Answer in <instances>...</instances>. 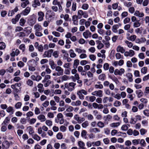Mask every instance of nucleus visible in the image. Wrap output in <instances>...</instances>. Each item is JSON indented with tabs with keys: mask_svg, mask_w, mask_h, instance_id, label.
Returning a JSON list of instances; mask_svg holds the SVG:
<instances>
[{
	"mask_svg": "<svg viewBox=\"0 0 149 149\" xmlns=\"http://www.w3.org/2000/svg\"><path fill=\"white\" fill-rule=\"evenodd\" d=\"M64 85L66 89H67L68 91L71 92L74 89L76 84L73 82L69 83L66 82L64 83Z\"/></svg>",
	"mask_w": 149,
	"mask_h": 149,
	"instance_id": "nucleus-1",
	"label": "nucleus"
},
{
	"mask_svg": "<svg viewBox=\"0 0 149 149\" xmlns=\"http://www.w3.org/2000/svg\"><path fill=\"white\" fill-rule=\"evenodd\" d=\"M36 19L35 18V15L33 14L30 16V18L28 20V22L30 26H33L36 22Z\"/></svg>",
	"mask_w": 149,
	"mask_h": 149,
	"instance_id": "nucleus-2",
	"label": "nucleus"
},
{
	"mask_svg": "<svg viewBox=\"0 0 149 149\" xmlns=\"http://www.w3.org/2000/svg\"><path fill=\"white\" fill-rule=\"evenodd\" d=\"M125 72V70L124 68H121L120 69H116L114 71V74L115 75L121 76Z\"/></svg>",
	"mask_w": 149,
	"mask_h": 149,
	"instance_id": "nucleus-3",
	"label": "nucleus"
},
{
	"mask_svg": "<svg viewBox=\"0 0 149 149\" xmlns=\"http://www.w3.org/2000/svg\"><path fill=\"white\" fill-rule=\"evenodd\" d=\"M92 94L94 96H96L101 97L103 96L102 91L101 90H98L95 91L92 93Z\"/></svg>",
	"mask_w": 149,
	"mask_h": 149,
	"instance_id": "nucleus-4",
	"label": "nucleus"
},
{
	"mask_svg": "<svg viewBox=\"0 0 149 149\" xmlns=\"http://www.w3.org/2000/svg\"><path fill=\"white\" fill-rule=\"evenodd\" d=\"M38 21L40 22L43 20L44 16V13L42 11H39L38 13Z\"/></svg>",
	"mask_w": 149,
	"mask_h": 149,
	"instance_id": "nucleus-5",
	"label": "nucleus"
},
{
	"mask_svg": "<svg viewBox=\"0 0 149 149\" xmlns=\"http://www.w3.org/2000/svg\"><path fill=\"white\" fill-rule=\"evenodd\" d=\"M55 71L60 74L61 75H62L63 74L64 70L60 66H56L55 68Z\"/></svg>",
	"mask_w": 149,
	"mask_h": 149,
	"instance_id": "nucleus-6",
	"label": "nucleus"
},
{
	"mask_svg": "<svg viewBox=\"0 0 149 149\" xmlns=\"http://www.w3.org/2000/svg\"><path fill=\"white\" fill-rule=\"evenodd\" d=\"M3 149H8L10 146L9 143L7 141H4L2 144Z\"/></svg>",
	"mask_w": 149,
	"mask_h": 149,
	"instance_id": "nucleus-7",
	"label": "nucleus"
},
{
	"mask_svg": "<svg viewBox=\"0 0 149 149\" xmlns=\"http://www.w3.org/2000/svg\"><path fill=\"white\" fill-rule=\"evenodd\" d=\"M30 10V8L29 7H27L24 10L22 11L21 13V14L24 16L26 15L29 13Z\"/></svg>",
	"mask_w": 149,
	"mask_h": 149,
	"instance_id": "nucleus-8",
	"label": "nucleus"
},
{
	"mask_svg": "<svg viewBox=\"0 0 149 149\" xmlns=\"http://www.w3.org/2000/svg\"><path fill=\"white\" fill-rule=\"evenodd\" d=\"M53 49H51L45 52L43 54V56L44 57H50L51 56L53 52Z\"/></svg>",
	"mask_w": 149,
	"mask_h": 149,
	"instance_id": "nucleus-9",
	"label": "nucleus"
},
{
	"mask_svg": "<svg viewBox=\"0 0 149 149\" xmlns=\"http://www.w3.org/2000/svg\"><path fill=\"white\" fill-rule=\"evenodd\" d=\"M124 55L126 56L132 57L134 55V52L132 50H130L129 52H126L124 53Z\"/></svg>",
	"mask_w": 149,
	"mask_h": 149,
	"instance_id": "nucleus-10",
	"label": "nucleus"
},
{
	"mask_svg": "<svg viewBox=\"0 0 149 149\" xmlns=\"http://www.w3.org/2000/svg\"><path fill=\"white\" fill-rule=\"evenodd\" d=\"M126 76L130 82H131L133 81V75L130 72L127 73L126 74Z\"/></svg>",
	"mask_w": 149,
	"mask_h": 149,
	"instance_id": "nucleus-11",
	"label": "nucleus"
},
{
	"mask_svg": "<svg viewBox=\"0 0 149 149\" xmlns=\"http://www.w3.org/2000/svg\"><path fill=\"white\" fill-rule=\"evenodd\" d=\"M27 64L28 66H36L37 65V63L35 62V60L34 59L29 61L27 62Z\"/></svg>",
	"mask_w": 149,
	"mask_h": 149,
	"instance_id": "nucleus-12",
	"label": "nucleus"
},
{
	"mask_svg": "<svg viewBox=\"0 0 149 149\" xmlns=\"http://www.w3.org/2000/svg\"><path fill=\"white\" fill-rule=\"evenodd\" d=\"M60 79H61V82H63L64 81H66L70 79L69 76H67L66 75H64L61 77H60Z\"/></svg>",
	"mask_w": 149,
	"mask_h": 149,
	"instance_id": "nucleus-13",
	"label": "nucleus"
},
{
	"mask_svg": "<svg viewBox=\"0 0 149 149\" xmlns=\"http://www.w3.org/2000/svg\"><path fill=\"white\" fill-rule=\"evenodd\" d=\"M134 15L137 17H142L144 16V13L142 12H140L138 10H136L134 13Z\"/></svg>",
	"mask_w": 149,
	"mask_h": 149,
	"instance_id": "nucleus-14",
	"label": "nucleus"
},
{
	"mask_svg": "<svg viewBox=\"0 0 149 149\" xmlns=\"http://www.w3.org/2000/svg\"><path fill=\"white\" fill-rule=\"evenodd\" d=\"M37 118L38 119L40 120L42 122L45 121L46 120L45 117L43 115H40L38 116Z\"/></svg>",
	"mask_w": 149,
	"mask_h": 149,
	"instance_id": "nucleus-15",
	"label": "nucleus"
},
{
	"mask_svg": "<svg viewBox=\"0 0 149 149\" xmlns=\"http://www.w3.org/2000/svg\"><path fill=\"white\" fill-rule=\"evenodd\" d=\"M35 31H40L42 29L41 26L39 24H36L34 26Z\"/></svg>",
	"mask_w": 149,
	"mask_h": 149,
	"instance_id": "nucleus-16",
	"label": "nucleus"
},
{
	"mask_svg": "<svg viewBox=\"0 0 149 149\" xmlns=\"http://www.w3.org/2000/svg\"><path fill=\"white\" fill-rule=\"evenodd\" d=\"M83 94H84V90L79 91L77 92V94L78 95L79 97L81 99L83 100L84 98Z\"/></svg>",
	"mask_w": 149,
	"mask_h": 149,
	"instance_id": "nucleus-17",
	"label": "nucleus"
},
{
	"mask_svg": "<svg viewBox=\"0 0 149 149\" xmlns=\"http://www.w3.org/2000/svg\"><path fill=\"white\" fill-rule=\"evenodd\" d=\"M112 118V116L110 114H107L106 116H104L103 117V118L105 121H110L111 120Z\"/></svg>",
	"mask_w": 149,
	"mask_h": 149,
	"instance_id": "nucleus-18",
	"label": "nucleus"
},
{
	"mask_svg": "<svg viewBox=\"0 0 149 149\" xmlns=\"http://www.w3.org/2000/svg\"><path fill=\"white\" fill-rule=\"evenodd\" d=\"M120 123L119 122L116 123H113L110 124V126L111 127H117L120 125Z\"/></svg>",
	"mask_w": 149,
	"mask_h": 149,
	"instance_id": "nucleus-19",
	"label": "nucleus"
},
{
	"mask_svg": "<svg viewBox=\"0 0 149 149\" xmlns=\"http://www.w3.org/2000/svg\"><path fill=\"white\" fill-rule=\"evenodd\" d=\"M40 5V3L38 0H34L33 3L32 4L33 6L35 8Z\"/></svg>",
	"mask_w": 149,
	"mask_h": 149,
	"instance_id": "nucleus-20",
	"label": "nucleus"
},
{
	"mask_svg": "<svg viewBox=\"0 0 149 149\" xmlns=\"http://www.w3.org/2000/svg\"><path fill=\"white\" fill-rule=\"evenodd\" d=\"M27 130L29 134H33L34 133V132L32 127L31 126H29L27 127Z\"/></svg>",
	"mask_w": 149,
	"mask_h": 149,
	"instance_id": "nucleus-21",
	"label": "nucleus"
},
{
	"mask_svg": "<svg viewBox=\"0 0 149 149\" xmlns=\"http://www.w3.org/2000/svg\"><path fill=\"white\" fill-rule=\"evenodd\" d=\"M91 33L89 30H87L84 32V38H87L89 37H91Z\"/></svg>",
	"mask_w": 149,
	"mask_h": 149,
	"instance_id": "nucleus-22",
	"label": "nucleus"
},
{
	"mask_svg": "<svg viewBox=\"0 0 149 149\" xmlns=\"http://www.w3.org/2000/svg\"><path fill=\"white\" fill-rule=\"evenodd\" d=\"M49 64L51 66V68L54 70L56 68V65L55 64L54 62L52 60H51L49 61Z\"/></svg>",
	"mask_w": 149,
	"mask_h": 149,
	"instance_id": "nucleus-23",
	"label": "nucleus"
},
{
	"mask_svg": "<svg viewBox=\"0 0 149 149\" xmlns=\"http://www.w3.org/2000/svg\"><path fill=\"white\" fill-rule=\"evenodd\" d=\"M32 137L37 141H39L40 140L41 137L36 134H33L32 135Z\"/></svg>",
	"mask_w": 149,
	"mask_h": 149,
	"instance_id": "nucleus-24",
	"label": "nucleus"
},
{
	"mask_svg": "<svg viewBox=\"0 0 149 149\" xmlns=\"http://www.w3.org/2000/svg\"><path fill=\"white\" fill-rule=\"evenodd\" d=\"M19 53V51L18 49H16L15 51H13L12 52L10 53V54L12 56L14 57L15 56L18 55Z\"/></svg>",
	"mask_w": 149,
	"mask_h": 149,
	"instance_id": "nucleus-25",
	"label": "nucleus"
},
{
	"mask_svg": "<svg viewBox=\"0 0 149 149\" xmlns=\"http://www.w3.org/2000/svg\"><path fill=\"white\" fill-rule=\"evenodd\" d=\"M37 87L39 88L38 91L39 92L41 93L43 92V85L41 83L38 84L37 86Z\"/></svg>",
	"mask_w": 149,
	"mask_h": 149,
	"instance_id": "nucleus-26",
	"label": "nucleus"
},
{
	"mask_svg": "<svg viewBox=\"0 0 149 149\" xmlns=\"http://www.w3.org/2000/svg\"><path fill=\"white\" fill-rule=\"evenodd\" d=\"M78 149H84V143L83 141H79L78 142Z\"/></svg>",
	"mask_w": 149,
	"mask_h": 149,
	"instance_id": "nucleus-27",
	"label": "nucleus"
},
{
	"mask_svg": "<svg viewBox=\"0 0 149 149\" xmlns=\"http://www.w3.org/2000/svg\"><path fill=\"white\" fill-rule=\"evenodd\" d=\"M84 13L83 11L81 10H79L78 12L77 17L79 19L81 18L83 16H84Z\"/></svg>",
	"mask_w": 149,
	"mask_h": 149,
	"instance_id": "nucleus-28",
	"label": "nucleus"
},
{
	"mask_svg": "<svg viewBox=\"0 0 149 149\" xmlns=\"http://www.w3.org/2000/svg\"><path fill=\"white\" fill-rule=\"evenodd\" d=\"M94 87L96 88L102 89L103 88V85L100 84V82H97V84L95 85Z\"/></svg>",
	"mask_w": 149,
	"mask_h": 149,
	"instance_id": "nucleus-29",
	"label": "nucleus"
},
{
	"mask_svg": "<svg viewBox=\"0 0 149 149\" xmlns=\"http://www.w3.org/2000/svg\"><path fill=\"white\" fill-rule=\"evenodd\" d=\"M121 104V102L118 100H116L113 103V106L116 107H119Z\"/></svg>",
	"mask_w": 149,
	"mask_h": 149,
	"instance_id": "nucleus-30",
	"label": "nucleus"
},
{
	"mask_svg": "<svg viewBox=\"0 0 149 149\" xmlns=\"http://www.w3.org/2000/svg\"><path fill=\"white\" fill-rule=\"evenodd\" d=\"M79 61L77 59L75 60L74 61L73 65V68H76L79 64Z\"/></svg>",
	"mask_w": 149,
	"mask_h": 149,
	"instance_id": "nucleus-31",
	"label": "nucleus"
},
{
	"mask_svg": "<svg viewBox=\"0 0 149 149\" xmlns=\"http://www.w3.org/2000/svg\"><path fill=\"white\" fill-rule=\"evenodd\" d=\"M136 94L137 95L138 97L140 98L143 95V93L141 90H139L136 91Z\"/></svg>",
	"mask_w": 149,
	"mask_h": 149,
	"instance_id": "nucleus-32",
	"label": "nucleus"
},
{
	"mask_svg": "<svg viewBox=\"0 0 149 149\" xmlns=\"http://www.w3.org/2000/svg\"><path fill=\"white\" fill-rule=\"evenodd\" d=\"M33 81L30 79H28L26 81V84L27 85L30 87L33 86Z\"/></svg>",
	"mask_w": 149,
	"mask_h": 149,
	"instance_id": "nucleus-33",
	"label": "nucleus"
},
{
	"mask_svg": "<svg viewBox=\"0 0 149 149\" xmlns=\"http://www.w3.org/2000/svg\"><path fill=\"white\" fill-rule=\"evenodd\" d=\"M26 22V20L23 18H21L19 21V23L20 26H23Z\"/></svg>",
	"mask_w": 149,
	"mask_h": 149,
	"instance_id": "nucleus-34",
	"label": "nucleus"
},
{
	"mask_svg": "<svg viewBox=\"0 0 149 149\" xmlns=\"http://www.w3.org/2000/svg\"><path fill=\"white\" fill-rule=\"evenodd\" d=\"M54 113H56L55 112H54ZM47 116L48 118H53L54 117V112H49L48 113Z\"/></svg>",
	"mask_w": 149,
	"mask_h": 149,
	"instance_id": "nucleus-35",
	"label": "nucleus"
},
{
	"mask_svg": "<svg viewBox=\"0 0 149 149\" xmlns=\"http://www.w3.org/2000/svg\"><path fill=\"white\" fill-rule=\"evenodd\" d=\"M32 29L30 27H27L24 28V31L27 33H30L31 32Z\"/></svg>",
	"mask_w": 149,
	"mask_h": 149,
	"instance_id": "nucleus-36",
	"label": "nucleus"
},
{
	"mask_svg": "<svg viewBox=\"0 0 149 149\" xmlns=\"http://www.w3.org/2000/svg\"><path fill=\"white\" fill-rule=\"evenodd\" d=\"M141 23L139 22V20H138L134 23L133 26L135 28H137L140 26L141 25Z\"/></svg>",
	"mask_w": 149,
	"mask_h": 149,
	"instance_id": "nucleus-37",
	"label": "nucleus"
},
{
	"mask_svg": "<svg viewBox=\"0 0 149 149\" xmlns=\"http://www.w3.org/2000/svg\"><path fill=\"white\" fill-rule=\"evenodd\" d=\"M97 126L100 128H102L105 126V124L103 122L99 121L97 123Z\"/></svg>",
	"mask_w": 149,
	"mask_h": 149,
	"instance_id": "nucleus-38",
	"label": "nucleus"
},
{
	"mask_svg": "<svg viewBox=\"0 0 149 149\" xmlns=\"http://www.w3.org/2000/svg\"><path fill=\"white\" fill-rule=\"evenodd\" d=\"M45 124H46L49 127H51L52 125V121L49 120H46Z\"/></svg>",
	"mask_w": 149,
	"mask_h": 149,
	"instance_id": "nucleus-39",
	"label": "nucleus"
},
{
	"mask_svg": "<svg viewBox=\"0 0 149 149\" xmlns=\"http://www.w3.org/2000/svg\"><path fill=\"white\" fill-rule=\"evenodd\" d=\"M148 68L147 67H143L141 69V72L142 73L145 74L147 71Z\"/></svg>",
	"mask_w": 149,
	"mask_h": 149,
	"instance_id": "nucleus-40",
	"label": "nucleus"
},
{
	"mask_svg": "<svg viewBox=\"0 0 149 149\" xmlns=\"http://www.w3.org/2000/svg\"><path fill=\"white\" fill-rule=\"evenodd\" d=\"M90 132H92L97 133L100 132V130L97 128H94L90 129Z\"/></svg>",
	"mask_w": 149,
	"mask_h": 149,
	"instance_id": "nucleus-41",
	"label": "nucleus"
},
{
	"mask_svg": "<svg viewBox=\"0 0 149 149\" xmlns=\"http://www.w3.org/2000/svg\"><path fill=\"white\" fill-rule=\"evenodd\" d=\"M51 76L47 74L45 75V76L44 79L42 81V83L45 82L47 81V80L50 79L51 78Z\"/></svg>",
	"mask_w": 149,
	"mask_h": 149,
	"instance_id": "nucleus-42",
	"label": "nucleus"
},
{
	"mask_svg": "<svg viewBox=\"0 0 149 149\" xmlns=\"http://www.w3.org/2000/svg\"><path fill=\"white\" fill-rule=\"evenodd\" d=\"M93 146H99L101 145V142L100 141H97L95 142H93L92 143Z\"/></svg>",
	"mask_w": 149,
	"mask_h": 149,
	"instance_id": "nucleus-43",
	"label": "nucleus"
},
{
	"mask_svg": "<svg viewBox=\"0 0 149 149\" xmlns=\"http://www.w3.org/2000/svg\"><path fill=\"white\" fill-rule=\"evenodd\" d=\"M141 146L142 147H145L146 145V143L145 140L143 139H140L139 142Z\"/></svg>",
	"mask_w": 149,
	"mask_h": 149,
	"instance_id": "nucleus-44",
	"label": "nucleus"
},
{
	"mask_svg": "<svg viewBox=\"0 0 149 149\" xmlns=\"http://www.w3.org/2000/svg\"><path fill=\"white\" fill-rule=\"evenodd\" d=\"M140 139H135L132 140V143L134 145H136L139 143Z\"/></svg>",
	"mask_w": 149,
	"mask_h": 149,
	"instance_id": "nucleus-45",
	"label": "nucleus"
},
{
	"mask_svg": "<svg viewBox=\"0 0 149 149\" xmlns=\"http://www.w3.org/2000/svg\"><path fill=\"white\" fill-rule=\"evenodd\" d=\"M119 28V26L118 25L116 24L113 26L112 28V30L113 31L114 33H116L117 31V29Z\"/></svg>",
	"mask_w": 149,
	"mask_h": 149,
	"instance_id": "nucleus-46",
	"label": "nucleus"
},
{
	"mask_svg": "<svg viewBox=\"0 0 149 149\" xmlns=\"http://www.w3.org/2000/svg\"><path fill=\"white\" fill-rule=\"evenodd\" d=\"M117 50L118 52H120L122 53L125 52V50L123 47H117Z\"/></svg>",
	"mask_w": 149,
	"mask_h": 149,
	"instance_id": "nucleus-47",
	"label": "nucleus"
},
{
	"mask_svg": "<svg viewBox=\"0 0 149 149\" xmlns=\"http://www.w3.org/2000/svg\"><path fill=\"white\" fill-rule=\"evenodd\" d=\"M17 35L20 38H23L26 36L25 33L24 32H20L18 33L17 34Z\"/></svg>",
	"mask_w": 149,
	"mask_h": 149,
	"instance_id": "nucleus-48",
	"label": "nucleus"
},
{
	"mask_svg": "<svg viewBox=\"0 0 149 149\" xmlns=\"http://www.w3.org/2000/svg\"><path fill=\"white\" fill-rule=\"evenodd\" d=\"M74 109V108L71 106H68L66 110V111L67 112H71Z\"/></svg>",
	"mask_w": 149,
	"mask_h": 149,
	"instance_id": "nucleus-49",
	"label": "nucleus"
},
{
	"mask_svg": "<svg viewBox=\"0 0 149 149\" xmlns=\"http://www.w3.org/2000/svg\"><path fill=\"white\" fill-rule=\"evenodd\" d=\"M140 134L141 135H144L147 132V130L144 128H141L140 130Z\"/></svg>",
	"mask_w": 149,
	"mask_h": 149,
	"instance_id": "nucleus-50",
	"label": "nucleus"
},
{
	"mask_svg": "<svg viewBox=\"0 0 149 149\" xmlns=\"http://www.w3.org/2000/svg\"><path fill=\"white\" fill-rule=\"evenodd\" d=\"M98 78L99 79L103 81L104 80L105 78V75L104 74H102L99 76Z\"/></svg>",
	"mask_w": 149,
	"mask_h": 149,
	"instance_id": "nucleus-51",
	"label": "nucleus"
},
{
	"mask_svg": "<svg viewBox=\"0 0 149 149\" xmlns=\"http://www.w3.org/2000/svg\"><path fill=\"white\" fill-rule=\"evenodd\" d=\"M140 101L143 104H146L148 102V100L146 98H141L140 99Z\"/></svg>",
	"mask_w": 149,
	"mask_h": 149,
	"instance_id": "nucleus-52",
	"label": "nucleus"
},
{
	"mask_svg": "<svg viewBox=\"0 0 149 149\" xmlns=\"http://www.w3.org/2000/svg\"><path fill=\"white\" fill-rule=\"evenodd\" d=\"M128 127L126 125H123L121 127V129L124 131H126L128 130Z\"/></svg>",
	"mask_w": 149,
	"mask_h": 149,
	"instance_id": "nucleus-53",
	"label": "nucleus"
},
{
	"mask_svg": "<svg viewBox=\"0 0 149 149\" xmlns=\"http://www.w3.org/2000/svg\"><path fill=\"white\" fill-rule=\"evenodd\" d=\"M6 111L8 112L11 113H13V108L11 107H9L8 108L7 107Z\"/></svg>",
	"mask_w": 149,
	"mask_h": 149,
	"instance_id": "nucleus-54",
	"label": "nucleus"
},
{
	"mask_svg": "<svg viewBox=\"0 0 149 149\" xmlns=\"http://www.w3.org/2000/svg\"><path fill=\"white\" fill-rule=\"evenodd\" d=\"M22 104L21 102H18L15 105V107L16 109H19L21 108Z\"/></svg>",
	"mask_w": 149,
	"mask_h": 149,
	"instance_id": "nucleus-55",
	"label": "nucleus"
},
{
	"mask_svg": "<svg viewBox=\"0 0 149 149\" xmlns=\"http://www.w3.org/2000/svg\"><path fill=\"white\" fill-rule=\"evenodd\" d=\"M70 56L71 58H74L76 56V54L74 53V51L72 50L71 49L70 51Z\"/></svg>",
	"mask_w": 149,
	"mask_h": 149,
	"instance_id": "nucleus-56",
	"label": "nucleus"
},
{
	"mask_svg": "<svg viewBox=\"0 0 149 149\" xmlns=\"http://www.w3.org/2000/svg\"><path fill=\"white\" fill-rule=\"evenodd\" d=\"M36 119L35 118H32L29 120V123L31 124H34L36 122Z\"/></svg>",
	"mask_w": 149,
	"mask_h": 149,
	"instance_id": "nucleus-57",
	"label": "nucleus"
},
{
	"mask_svg": "<svg viewBox=\"0 0 149 149\" xmlns=\"http://www.w3.org/2000/svg\"><path fill=\"white\" fill-rule=\"evenodd\" d=\"M63 135L61 132H59L56 135V137L58 139H62Z\"/></svg>",
	"mask_w": 149,
	"mask_h": 149,
	"instance_id": "nucleus-58",
	"label": "nucleus"
},
{
	"mask_svg": "<svg viewBox=\"0 0 149 149\" xmlns=\"http://www.w3.org/2000/svg\"><path fill=\"white\" fill-rule=\"evenodd\" d=\"M134 75L136 77H139L140 76V72L137 70H135L134 72Z\"/></svg>",
	"mask_w": 149,
	"mask_h": 149,
	"instance_id": "nucleus-59",
	"label": "nucleus"
},
{
	"mask_svg": "<svg viewBox=\"0 0 149 149\" xmlns=\"http://www.w3.org/2000/svg\"><path fill=\"white\" fill-rule=\"evenodd\" d=\"M34 112L36 115H38L40 113V111L38 108L36 107L35 109Z\"/></svg>",
	"mask_w": 149,
	"mask_h": 149,
	"instance_id": "nucleus-60",
	"label": "nucleus"
},
{
	"mask_svg": "<svg viewBox=\"0 0 149 149\" xmlns=\"http://www.w3.org/2000/svg\"><path fill=\"white\" fill-rule=\"evenodd\" d=\"M98 33L100 35H104L105 31L102 29H98L97 30Z\"/></svg>",
	"mask_w": 149,
	"mask_h": 149,
	"instance_id": "nucleus-61",
	"label": "nucleus"
},
{
	"mask_svg": "<svg viewBox=\"0 0 149 149\" xmlns=\"http://www.w3.org/2000/svg\"><path fill=\"white\" fill-rule=\"evenodd\" d=\"M20 122L23 124H26L27 122L26 119L24 118H22L20 120Z\"/></svg>",
	"mask_w": 149,
	"mask_h": 149,
	"instance_id": "nucleus-62",
	"label": "nucleus"
},
{
	"mask_svg": "<svg viewBox=\"0 0 149 149\" xmlns=\"http://www.w3.org/2000/svg\"><path fill=\"white\" fill-rule=\"evenodd\" d=\"M143 112L145 116H149V110L148 109H145L143 111Z\"/></svg>",
	"mask_w": 149,
	"mask_h": 149,
	"instance_id": "nucleus-63",
	"label": "nucleus"
},
{
	"mask_svg": "<svg viewBox=\"0 0 149 149\" xmlns=\"http://www.w3.org/2000/svg\"><path fill=\"white\" fill-rule=\"evenodd\" d=\"M143 81H147L149 80V74L145 76L143 78Z\"/></svg>",
	"mask_w": 149,
	"mask_h": 149,
	"instance_id": "nucleus-64",
	"label": "nucleus"
}]
</instances>
